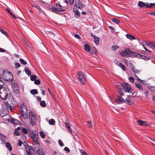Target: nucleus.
<instances>
[{"instance_id": "obj_45", "label": "nucleus", "mask_w": 155, "mask_h": 155, "mask_svg": "<svg viewBox=\"0 0 155 155\" xmlns=\"http://www.w3.org/2000/svg\"><path fill=\"white\" fill-rule=\"evenodd\" d=\"M87 125L89 128H92L93 127L91 125V121H87Z\"/></svg>"}, {"instance_id": "obj_11", "label": "nucleus", "mask_w": 155, "mask_h": 155, "mask_svg": "<svg viewBox=\"0 0 155 155\" xmlns=\"http://www.w3.org/2000/svg\"><path fill=\"white\" fill-rule=\"evenodd\" d=\"M73 11L75 17L77 18H78L80 16V13L79 11L77 9L74 8Z\"/></svg>"}, {"instance_id": "obj_39", "label": "nucleus", "mask_w": 155, "mask_h": 155, "mask_svg": "<svg viewBox=\"0 0 155 155\" xmlns=\"http://www.w3.org/2000/svg\"><path fill=\"white\" fill-rule=\"evenodd\" d=\"M118 93L121 96H124V92L122 91L121 88H119L118 90Z\"/></svg>"}, {"instance_id": "obj_7", "label": "nucleus", "mask_w": 155, "mask_h": 155, "mask_svg": "<svg viewBox=\"0 0 155 155\" xmlns=\"http://www.w3.org/2000/svg\"><path fill=\"white\" fill-rule=\"evenodd\" d=\"M74 6H76L77 7L80 9H82L84 6V5L79 0H76L75 1Z\"/></svg>"}, {"instance_id": "obj_52", "label": "nucleus", "mask_w": 155, "mask_h": 155, "mask_svg": "<svg viewBox=\"0 0 155 155\" xmlns=\"http://www.w3.org/2000/svg\"><path fill=\"white\" fill-rule=\"evenodd\" d=\"M58 143H59V144L61 146V147H62L63 146H64V144L63 143H62V141L59 139V140H58Z\"/></svg>"}, {"instance_id": "obj_2", "label": "nucleus", "mask_w": 155, "mask_h": 155, "mask_svg": "<svg viewBox=\"0 0 155 155\" xmlns=\"http://www.w3.org/2000/svg\"><path fill=\"white\" fill-rule=\"evenodd\" d=\"M19 109L21 111V115L22 116L23 118L25 119H27L28 117V114H26L27 109L24 103L21 104Z\"/></svg>"}, {"instance_id": "obj_59", "label": "nucleus", "mask_w": 155, "mask_h": 155, "mask_svg": "<svg viewBox=\"0 0 155 155\" xmlns=\"http://www.w3.org/2000/svg\"><path fill=\"white\" fill-rule=\"evenodd\" d=\"M74 36L78 39H80V36L78 34H75L74 35Z\"/></svg>"}, {"instance_id": "obj_3", "label": "nucleus", "mask_w": 155, "mask_h": 155, "mask_svg": "<svg viewBox=\"0 0 155 155\" xmlns=\"http://www.w3.org/2000/svg\"><path fill=\"white\" fill-rule=\"evenodd\" d=\"M77 75L79 81L82 84H85L86 82V78L84 74L82 72H80L77 73Z\"/></svg>"}, {"instance_id": "obj_46", "label": "nucleus", "mask_w": 155, "mask_h": 155, "mask_svg": "<svg viewBox=\"0 0 155 155\" xmlns=\"http://www.w3.org/2000/svg\"><path fill=\"white\" fill-rule=\"evenodd\" d=\"M118 48L119 47H118L117 45H114L112 46L111 49L113 51H114Z\"/></svg>"}, {"instance_id": "obj_50", "label": "nucleus", "mask_w": 155, "mask_h": 155, "mask_svg": "<svg viewBox=\"0 0 155 155\" xmlns=\"http://www.w3.org/2000/svg\"><path fill=\"white\" fill-rule=\"evenodd\" d=\"M55 6L58 7H60L61 8H62L63 6H61L59 3L58 2L55 4Z\"/></svg>"}, {"instance_id": "obj_20", "label": "nucleus", "mask_w": 155, "mask_h": 155, "mask_svg": "<svg viewBox=\"0 0 155 155\" xmlns=\"http://www.w3.org/2000/svg\"><path fill=\"white\" fill-rule=\"evenodd\" d=\"M126 37L127 38H128L130 40H132L133 39H135V37L133 35L129 34H127L126 35Z\"/></svg>"}, {"instance_id": "obj_23", "label": "nucleus", "mask_w": 155, "mask_h": 155, "mask_svg": "<svg viewBox=\"0 0 155 155\" xmlns=\"http://www.w3.org/2000/svg\"><path fill=\"white\" fill-rule=\"evenodd\" d=\"M25 71L26 73L28 76H30L31 74V72L30 70L28 69V67H26L25 69Z\"/></svg>"}, {"instance_id": "obj_64", "label": "nucleus", "mask_w": 155, "mask_h": 155, "mask_svg": "<svg viewBox=\"0 0 155 155\" xmlns=\"http://www.w3.org/2000/svg\"><path fill=\"white\" fill-rule=\"evenodd\" d=\"M37 100H38L39 101H40V102L41 101V97H40L39 96L37 97Z\"/></svg>"}, {"instance_id": "obj_40", "label": "nucleus", "mask_w": 155, "mask_h": 155, "mask_svg": "<svg viewBox=\"0 0 155 155\" xmlns=\"http://www.w3.org/2000/svg\"><path fill=\"white\" fill-rule=\"evenodd\" d=\"M134 76L135 77V78L139 82L143 83V81L141 80L140 78H139L136 74H135Z\"/></svg>"}, {"instance_id": "obj_60", "label": "nucleus", "mask_w": 155, "mask_h": 155, "mask_svg": "<svg viewBox=\"0 0 155 155\" xmlns=\"http://www.w3.org/2000/svg\"><path fill=\"white\" fill-rule=\"evenodd\" d=\"M64 150L65 151H67V152H70V150L67 147H65L64 148Z\"/></svg>"}, {"instance_id": "obj_33", "label": "nucleus", "mask_w": 155, "mask_h": 155, "mask_svg": "<svg viewBox=\"0 0 155 155\" xmlns=\"http://www.w3.org/2000/svg\"><path fill=\"white\" fill-rule=\"evenodd\" d=\"M40 105L43 107H45L46 106V104L45 102L44 101H41L40 102Z\"/></svg>"}, {"instance_id": "obj_48", "label": "nucleus", "mask_w": 155, "mask_h": 155, "mask_svg": "<svg viewBox=\"0 0 155 155\" xmlns=\"http://www.w3.org/2000/svg\"><path fill=\"white\" fill-rule=\"evenodd\" d=\"M80 152L82 155H88L85 151L83 150H81Z\"/></svg>"}, {"instance_id": "obj_51", "label": "nucleus", "mask_w": 155, "mask_h": 155, "mask_svg": "<svg viewBox=\"0 0 155 155\" xmlns=\"http://www.w3.org/2000/svg\"><path fill=\"white\" fill-rule=\"evenodd\" d=\"M129 80L132 83L134 82V79L132 77H130L129 78Z\"/></svg>"}, {"instance_id": "obj_28", "label": "nucleus", "mask_w": 155, "mask_h": 155, "mask_svg": "<svg viewBox=\"0 0 155 155\" xmlns=\"http://www.w3.org/2000/svg\"><path fill=\"white\" fill-rule=\"evenodd\" d=\"M30 93L32 95H35L38 94V91L37 89H33L30 91Z\"/></svg>"}, {"instance_id": "obj_55", "label": "nucleus", "mask_w": 155, "mask_h": 155, "mask_svg": "<svg viewBox=\"0 0 155 155\" xmlns=\"http://www.w3.org/2000/svg\"><path fill=\"white\" fill-rule=\"evenodd\" d=\"M129 65L131 68L132 70L134 69V68H135V67H134L133 64L132 63H129Z\"/></svg>"}, {"instance_id": "obj_19", "label": "nucleus", "mask_w": 155, "mask_h": 155, "mask_svg": "<svg viewBox=\"0 0 155 155\" xmlns=\"http://www.w3.org/2000/svg\"><path fill=\"white\" fill-rule=\"evenodd\" d=\"M92 37H94V42L95 44H97L99 42L100 38L98 37H96L95 35L92 36Z\"/></svg>"}, {"instance_id": "obj_15", "label": "nucleus", "mask_w": 155, "mask_h": 155, "mask_svg": "<svg viewBox=\"0 0 155 155\" xmlns=\"http://www.w3.org/2000/svg\"><path fill=\"white\" fill-rule=\"evenodd\" d=\"M36 118L30 119V124L32 126L35 125L36 124Z\"/></svg>"}, {"instance_id": "obj_56", "label": "nucleus", "mask_w": 155, "mask_h": 155, "mask_svg": "<svg viewBox=\"0 0 155 155\" xmlns=\"http://www.w3.org/2000/svg\"><path fill=\"white\" fill-rule=\"evenodd\" d=\"M11 16H12L14 18H16L17 17H16L15 15L11 12L9 13Z\"/></svg>"}, {"instance_id": "obj_30", "label": "nucleus", "mask_w": 155, "mask_h": 155, "mask_svg": "<svg viewBox=\"0 0 155 155\" xmlns=\"http://www.w3.org/2000/svg\"><path fill=\"white\" fill-rule=\"evenodd\" d=\"M145 3L141 1H139L138 2V6L141 8H143L145 6Z\"/></svg>"}, {"instance_id": "obj_16", "label": "nucleus", "mask_w": 155, "mask_h": 155, "mask_svg": "<svg viewBox=\"0 0 155 155\" xmlns=\"http://www.w3.org/2000/svg\"><path fill=\"white\" fill-rule=\"evenodd\" d=\"M117 64L118 66L120 67L124 71H126V68L125 66L123 65L122 63L117 61Z\"/></svg>"}, {"instance_id": "obj_49", "label": "nucleus", "mask_w": 155, "mask_h": 155, "mask_svg": "<svg viewBox=\"0 0 155 155\" xmlns=\"http://www.w3.org/2000/svg\"><path fill=\"white\" fill-rule=\"evenodd\" d=\"M132 71L133 72L137 73H138L140 71L137 69L135 67L134 69L132 70Z\"/></svg>"}, {"instance_id": "obj_13", "label": "nucleus", "mask_w": 155, "mask_h": 155, "mask_svg": "<svg viewBox=\"0 0 155 155\" xmlns=\"http://www.w3.org/2000/svg\"><path fill=\"white\" fill-rule=\"evenodd\" d=\"M118 98L116 99V101L119 103H120V102L125 103V101L122 97L120 96H118Z\"/></svg>"}, {"instance_id": "obj_38", "label": "nucleus", "mask_w": 155, "mask_h": 155, "mask_svg": "<svg viewBox=\"0 0 155 155\" xmlns=\"http://www.w3.org/2000/svg\"><path fill=\"white\" fill-rule=\"evenodd\" d=\"M37 78L36 76L34 75H30V79L31 81H34Z\"/></svg>"}, {"instance_id": "obj_27", "label": "nucleus", "mask_w": 155, "mask_h": 155, "mask_svg": "<svg viewBox=\"0 0 155 155\" xmlns=\"http://www.w3.org/2000/svg\"><path fill=\"white\" fill-rule=\"evenodd\" d=\"M6 146L7 148H8L9 151H11L12 150V147L9 143L7 142L6 143Z\"/></svg>"}, {"instance_id": "obj_6", "label": "nucleus", "mask_w": 155, "mask_h": 155, "mask_svg": "<svg viewBox=\"0 0 155 155\" xmlns=\"http://www.w3.org/2000/svg\"><path fill=\"white\" fill-rule=\"evenodd\" d=\"M121 86L124 91L126 92L130 93L132 90L131 87L129 84L126 83H123Z\"/></svg>"}, {"instance_id": "obj_58", "label": "nucleus", "mask_w": 155, "mask_h": 155, "mask_svg": "<svg viewBox=\"0 0 155 155\" xmlns=\"http://www.w3.org/2000/svg\"><path fill=\"white\" fill-rule=\"evenodd\" d=\"M145 6L146 8H150V5H149L148 3L146 2L145 3Z\"/></svg>"}, {"instance_id": "obj_47", "label": "nucleus", "mask_w": 155, "mask_h": 155, "mask_svg": "<svg viewBox=\"0 0 155 155\" xmlns=\"http://www.w3.org/2000/svg\"><path fill=\"white\" fill-rule=\"evenodd\" d=\"M141 43L143 44V45H146L147 46H149V45H150L151 44L150 43V41H149V42L148 43L146 41H143L142 43Z\"/></svg>"}, {"instance_id": "obj_63", "label": "nucleus", "mask_w": 155, "mask_h": 155, "mask_svg": "<svg viewBox=\"0 0 155 155\" xmlns=\"http://www.w3.org/2000/svg\"><path fill=\"white\" fill-rule=\"evenodd\" d=\"M70 2V3L71 5H73L74 3V0H68Z\"/></svg>"}, {"instance_id": "obj_17", "label": "nucleus", "mask_w": 155, "mask_h": 155, "mask_svg": "<svg viewBox=\"0 0 155 155\" xmlns=\"http://www.w3.org/2000/svg\"><path fill=\"white\" fill-rule=\"evenodd\" d=\"M12 88L14 92L16 93H18L19 92V89L17 85H14L12 87Z\"/></svg>"}, {"instance_id": "obj_14", "label": "nucleus", "mask_w": 155, "mask_h": 155, "mask_svg": "<svg viewBox=\"0 0 155 155\" xmlns=\"http://www.w3.org/2000/svg\"><path fill=\"white\" fill-rule=\"evenodd\" d=\"M29 117L30 119L36 118V117L34 113L31 111H30L29 113Z\"/></svg>"}, {"instance_id": "obj_43", "label": "nucleus", "mask_w": 155, "mask_h": 155, "mask_svg": "<svg viewBox=\"0 0 155 155\" xmlns=\"http://www.w3.org/2000/svg\"><path fill=\"white\" fill-rule=\"evenodd\" d=\"M19 60H20V62H21V63L25 65L27 63V62H26L25 60H24L20 58V59Z\"/></svg>"}, {"instance_id": "obj_4", "label": "nucleus", "mask_w": 155, "mask_h": 155, "mask_svg": "<svg viewBox=\"0 0 155 155\" xmlns=\"http://www.w3.org/2000/svg\"><path fill=\"white\" fill-rule=\"evenodd\" d=\"M34 148L36 153L38 155H45L43 149L40 147L39 143L38 144V145L36 144L34 146Z\"/></svg>"}, {"instance_id": "obj_34", "label": "nucleus", "mask_w": 155, "mask_h": 155, "mask_svg": "<svg viewBox=\"0 0 155 155\" xmlns=\"http://www.w3.org/2000/svg\"><path fill=\"white\" fill-rule=\"evenodd\" d=\"M135 84L137 87L139 88L140 90H143V88L140 84H136V83Z\"/></svg>"}, {"instance_id": "obj_37", "label": "nucleus", "mask_w": 155, "mask_h": 155, "mask_svg": "<svg viewBox=\"0 0 155 155\" xmlns=\"http://www.w3.org/2000/svg\"><path fill=\"white\" fill-rule=\"evenodd\" d=\"M125 53L127 54V55L130 54V53H131V52H133L132 51H130V49L129 48H126L124 51Z\"/></svg>"}, {"instance_id": "obj_25", "label": "nucleus", "mask_w": 155, "mask_h": 155, "mask_svg": "<svg viewBox=\"0 0 155 155\" xmlns=\"http://www.w3.org/2000/svg\"><path fill=\"white\" fill-rule=\"evenodd\" d=\"M0 31L4 35L7 37H8V35L7 32L5 31L2 29L1 28H0Z\"/></svg>"}, {"instance_id": "obj_5", "label": "nucleus", "mask_w": 155, "mask_h": 155, "mask_svg": "<svg viewBox=\"0 0 155 155\" xmlns=\"http://www.w3.org/2000/svg\"><path fill=\"white\" fill-rule=\"evenodd\" d=\"M0 97L3 100H6L8 97L7 91L6 89L2 88L0 90Z\"/></svg>"}, {"instance_id": "obj_44", "label": "nucleus", "mask_w": 155, "mask_h": 155, "mask_svg": "<svg viewBox=\"0 0 155 155\" xmlns=\"http://www.w3.org/2000/svg\"><path fill=\"white\" fill-rule=\"evenodd\" d=\"M14 134L15 135L18 136L20 135V132L18 130L15 129V131L14 133Z\"/></svg>"}, {"instance_id": "obj_57", "label": "nucleus", "mask_w": 155, "mask_h": 155, "mask_svg": "<svg viewBox=\"0 0 155 155\" xmlns=\"http://www.w3.org/2000/svg\"><path fill=\"white\" fill-rule=\"evenodd\" d=\"M150 8H152L153 6H155V3H150Z\"/></svg>"}, {"instance_id": "obj_9", "label": "nucleus", "mask_w": 155, "mask_h": 155, "mask_svg": "<svg viewBox=\"0 0 155 155\" xmlns=\"http://www.w3.org/2000/svg\"><path fill=\"white\" fill-rule=\"evenodd\" d=\"M51 9L53 12L58 14H59L60 13L57 12H63L65 11V9L63 8H56L53 7H52Z\"/></svg>"}, {"instance_id": "obj_29", "label": "nucleus", "mask_w": 155, "mask_h": 155, "mask_svg": "<svg viewBox=\"0 0 155 155\" xmlns=\"http://www.w3.org/2000/svg\"><path fill=\"white\" fill-rule=\"evenodd\" d=\"M21 131L23 133L25 134H26L28 133V130L26 128H23L21 129Z\"/></svg>"}, {"instance_id": "obj_12", "label": "nucleus", "mask_w": 155, "mask_h": 155, "mask_svg": "<svg viewBox=\"0 0 155 155\" xmlns=\"http://www.w3.org/2000/svg\"><path fill=\"white\" fill-rule=\"evenodd\" d=\"M129 97H130V96H128V97L126 98V100H125V103H126L127 104L132 105L133 102L132 101V100Z\"/></svg>"}, {"instance_id": "obj_8", "label": "nucleus", "mask_w": 155, "mask_h": 155, "mask_svg": "<svg viewBox=\"0 0 155 155\" xmlns=\"http://www.w3.org/2000/svg\"><path fill=\"white\" fill-rule=\"evenodd\" d=\"M25 148L27 153L28 155H32V152L34 150L33 147L32 146L29 147L28 145L25 147Z\"/></svg>"}, {"instance_id": "obj_62", "label": "nucleus", "mask_w": 155, "mask_h": 155, "mask_svg": "<svg viewBox=\"0 0 155 155\" xmlns=\"http://www.w3.org/2000/svg\"><path fill=\"white\" fill-rule=\"evenodd\" d=\"M145 94L146 95V97H147L148 95V91L147 90H145Z\"/></svg>"}, {"instance_id": "obj_61", "label": "nucleus", "mask_w": 155, "mask_h": 155, "mask_svg": "<svg viewBox=\"0 0 155 155\" xmlns=\"http://www.w3.org/2000/svg\"><path fill=\"white\" fill-rule=\"evenodd\" d=\"M22 141L20 140H19L18 145H19V146H21L22 145Z\"/></svg>"}, {"instance_id": "obj_26", "label": "nucleus", "mask_w": 155, "mask_h": 155, "mask_svg": "<svg viewBox=\"0 0 155 155\" xmlns=\"http://www.w3.org/2000/svg\"><path fill=\"white\" fill-rule=\"evenodd\" d=\"M150 43L151 44L149 45V46L150 47L149 48H151L152 49H155V42L153 41H150Z\"/></svg>"}, {"instance_id": "obj_18", "label": "nucleus", "mask_w": 155, "mask_h": 155, "mask_svg": "<svg viewBox=\"0 0 155 155\" xmlns=\"http://www.w3.org/2000/svg\"><path fill=\"white\" fill-rule=\"evenodd\" d=\"M139 58L142 59L145 61H148L150 59L148 57H147L145 55H142L140 54V57Z\"/></svg>"}, {"instance_id": "obj_36", "label": "nucleus", "mask_w": 155, "mask_h": 155, "mask_svg": "<svg viewBox=\"0 0 155 155\" xmlns=\"http://www.w3.org/2000/svg\"><path fill=\"white\" fill-rule=\"evenodd\" d=\"M39 134L41 138H44L45 137L46 135L42 131H41L39 132Z\"/></svg>"}, {"instance_id": "obj_42", "label": "nucleus", "mask_w": 155, "mask_h": 155, "mask_svg": "<svg viewBox=\"0 0 155 155\" xmlns=\"http://www.w3.org/2000/svg\"><path fill=\"white\" fill-rule=\"evenodd\" d=\"M41 83L39 79H36L34 81V83L36 85L39 84Z\"/></svg>"}, {"instance_id": "obj_1", "label": "nucleus", "mask_w": 155, "mask_h": 155, "mask_svg": "<svg viewBox=\"0 0 155 155\" xmlns=\"http://www.w3.org/2000/svg\"><path fill=\"white\" fill-rule=\"evenodd\" d=\"M28 136H30L36 144H38V133L35 130L31 131L28 130Z\"/></svg>"}, {"instance_id": "obj_54", "label": "nucleus", "mask_w": 155, "mask_h": 155, "mask_svg": "<svg viewBox=\"0 0 155 155\" xmlns=\"http://www.w3.org/2000/svg\"><path fill=\"white\" fill-rule=\"evenodd\" d=\"M15 65L16 68H17L20 67V64L16 62L15 63Z\"/></svg>"}, {"instance_id": "obj_24", "label": "nucleus", "mask_w": 155, "mask_h": 155, "mask_svg": "<svg viewBox=\"0 0 155 155\" xmlns=\"http://www.w3.org/2000/svg\"><path fill=\"white\" fill-rule=\"evenodd\" d=\"M84 47L85 50L87 52H89L91 50L90 47L87 44H85Z\"/></svg>"}, {"instance_id": "obj_35", "label": "nucleus", "mask_w": 155, "mask_h": 155, "mask_svg": "<svg viewBox=\"0 0 155 155\" xmlns=\"http://www.w3.org/2000/svg\"><path fill=\"white\" fill-rule=\"evenodd\" d=\"M111 20L113 22L117 24H118L120 22V21L119 20L115 18H112L111 19Z\"/></svg>"}, {"instance_id": "obj_10", "label": "nucleus", "mask_w": 155, "mask_h": 155, "mask_svg": "<svg viewBox=\"0 0 155 155\" xmlns=\"http://www.w3.org/2000/svg\"><path fill=\"white\" fill-rule=\"evenodd\" d=\"M137 122L139 124L143 126H147L148 125V124L147 121H143L141 120H138Z\"/></svg>"}, {"instance_id": "obj_22", "label": "nucleus", "mask_w": 155, "mask_h": 155, "mask_svg": "<svg viewBox=\"0 0 155 155\" xmlns=\"http://www.w3.org/2000/svg\"><path fill=\"white\" fill-rule=\"evenodd\" d=\"M131 54L134 57H137L138 58H139L140 57V54L138 53L133 51L131 52Z\"/></svg>"}, {"instance_id": "obj_31", "label": "nucleus", "mask_w": 155, "mask_h": 155, "mask_svg": "<svg viewBox=\"0 0 155 155\" xmlns=\"http://www.w3.org/2000/svg\"><path fill=\"white\" fill-rule=\"evenodd\" d=\"M55 121L53 119L49 120L48 121L49 124L51 125H53L55 124Z\"/></svg>"}, {"instance_id": "obj_53", "label": "nucleus", "mask_w": 155, "mask_h": 155, "mask_svg": "<svg viewBox=\"0 0 155 155\" xmlns=\"http://www.w3.org/2000/svg\"><path fill=\"white\" fill-rule=\"evenodd\" d=\"M149 88L155 92V87L150 86L149 87Z\"/></svg>"}, {"instance_id": "obj_32", "label": "nucleus", "mask_w": 155, "mask_h": 155, "mask_svg": "<svg viewBox=\"0 0 155 155\" xmlns=\"http://www.w3.org/2000/svg\"><path fill=\"white\" fill-rule=\"evenodd\" d=\"M11 123L15 124H18V120L12 118L11 119Z\"/></svg>"}, {"instance_id": "obj_21", "label": "nucleus", "mask_w": 155, "mask_h": 155, "mask_svg": "<svg viewBox=\"0 0 155 155\" xmlns=\"http://www.w3.org/2000/svg\"><path fill=\"white\" fill-rule=\"evenodd\" d=\"M65 124L66 127L68 130L71 133H72V130L70 127V124L68 122H65Z\"/></svg>"}, {"instance_id": "obj_41", "label": "nucleus", "mask_w": 155, "mask_h": 155, "mask_svg": "<svg viewBox=\"0 0 155 155\" xmlns=\"http://www.w3.org/2000/svg\"><path fill=\"white\" fill-rule=\"evenodd\" d=\"M120 54L121 56L123 57H127V54L125 53V52L124 51L121 52Z\"/></svg>"}]
</instances>
